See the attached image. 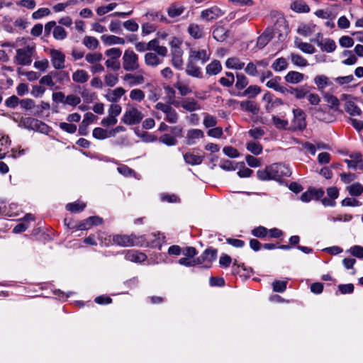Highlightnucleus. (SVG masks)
<instances>
[{
	"instance_id": "680f3d73",
	"label": "nucleus",
	"mask_w": 363,
	"mask_h": 363,
	"mask_svg": "<svg viewBox=\"0 0 363 363\" xmlns=\"http://www.w3.org/2000/svg\"><path fill=\"white\" fill-rule=\"evenodd\" d=\"M59 127L61 130L71 134L74 133L77 130V125L72 123L61 122L59 123Z\"/></svg>"
},
{
	"instance_id": "de8ad7c7",
	"label": "nucleus",
	"mask_w": 363,
	"mask_h": 363,
	"mask_svg": "<svg viewBox=\"0 0 363 363\" xmlns=\"http://www.w3.org/2000/svg\"><path fill=\"white\" fill-rule=\"evenodd\" d=\"M53 37L57 40H62L67 38V32L64 28L56 26L52 32Z\"/></svg>"
},
{
	"instance_id": "0eeeda50",
	"label": "nucleus",
	"mask_w": 363,
	"mask_h": 363,
	"mask_svg": "<svg viewBox=\"0 0 363 363\" xmlns=\"http://www.w3.org/2000/svg\"><path fill=\"white\" fill-rule=\"evenodd\" d=\"M51 63L56 69H64L65 65V55L61 51L55 49L50 50Z\"/></svg>"
},
{
	"instance_id": "ea45409f",
	"label": "nucleus",
	"mask_w": 363,
	"mask_h": 363,
	"mask_svg": "<svg viewBox=\"0 0 363 363\" xmlns=\"http://www.w3.org/2000/svg\"><path fill=\"white\" fill-rule=\"evenodd\" d=\"M93 137L97 140H104L111 138L110 130L104 129L102 128H95L92 132Z\"/></svg>"
},
{
	"instance_id": "dca6fc26",
	"label": "nucleus",
	"mask_w": 363,
	"mask_h": 363,
	"mask_svg": "<svg viewBox=\"0 0 363 363\" xmlns=\"http://www.w3.org/2000/svg\"><path fill=\"white\" fill-rule=\"evenodd\" d=\"M217 257V250L213 248L206 249L201 256L196 257V262L199 264H201L205 262H211L215 260Z\"/></svg>"
},
{
	"instance_id": "4d7b16f0",
	"label": "nucleus",
	"mask_w": 363,
	"mask_h": 363,
	"mask_svg": "<svg viewBox=\"0 0 363 363\" xmlns=\"http://www.w3.org/2000/svg\"><path fill=\"white\" fill-rule=\"evenodd\" d=\"M252 235L258 238H264L268 234V230L264 226H258L254 228L252 232Z\"/></svg>"
},
{
	"instance_id": "cd10ccee",
	"label": "nucleus",
	"mask_w": 363,
	"mask_h": 363,
	"mask_svg": "<svg viewBox=\"0 0 363 363\" xmlns=\"http://www.w3.org/2000/svg\"><path fill=\"white\" fill-rule=\"evenodd\" d=\"M304 75L302 73L296 71H290L285 76L286 82L291 84H297L303 81Z\"/></svg>"
},
{
	"instance_id": "338daca9",
	"label": "nucleus",
	"mask_w": 363,
	"mask_h": 363,
	"mask_svg": "<svg viewBox=\"0 0 363 363\" xmlns=\"http://www.w3.org/2000/svg\"><path fill=\"white\" fill-rule=\"evenodd\" d=\"M81 102V99L73 94H69L65 97V104L72 106H76Z\"/></svg>"
},
{
	"instance_id": "bb28decb",
	"label": "nucleus",
	"mask_w": 363,
	"mask_h": 363,
	"mask_svg": "<svg viewBox=\"0 0 363 363\" xmlns=\"http://www.w3.org/2000/svg\"><path fill=\"white\" fill-rule=\"evenodd\" d=\"M145 62L147 66L157 67L162 63V60L155 52H147L145 55Z\"/></svg>"
},
{
	"instance_id": "8fccbe9b",
	"label": "nucleus",
	"mask_w": 363,
	"mask_h": 363,
	"mask_svg": "<svg viewBox=\"0 0 363 363\" xmlns=\"http://www.w3.org/2000/svg\"><path fill=\"white\" fill-rule=\"evenodd\" d=\"M83 44L89 49L94 50L99 45L98 40L92 36H86L83 40Z\"/></svg>"
},
{
	"instance_id": "6ab92c4d",
	"label": "nucleus",
	"mask_w": 363,
	"mask_h": 363,
	"mask_svg": "<svg viewBox=\"0 0 363 363\" xmlns=\"http://www.w3.org/2000/svg\"><path fill=\"white\" fill-rule=\"evenodd\" d=\"M179 106L182 107L184 110L193 112L196 110H199L201 108L200 105L197 102L196 99L194 98H186L183 99Z\"/></svg>"
},
{
	"instance_id": "4be33fe9",
	"label": "nucleus",
	"mask_w": 363,
	"mask_h": 363,
	"mask_svg": "<svg viewBox=\"0 0 363 363\" xmlns=\"http://www.w3.org/2000/svg\"><path fill=\"white\" fill-rule=\"evenodd\" d=\"M188 33L194 39H200L204 36L203 27L196 23L189 24Z\"/></svg>"
},
{
	"instance_id": "79ce46f5",
	"label": "nucleus",
	"mask_w": 363,
	"mask_h": 363,
	"mask_svg": "<svg viewBox=\"0 0 363 363\" xmlns=\"http://www.w3.org/2000/svg\"><path fill=\"white\" fill-rule=\"evenodd\" d=\"M235 88L238 90H242L245 88L248 84L249 80L245 75L242 73H237L236 74Z\"/></svg>"
},
{
	"instance_id": "5fc2aeb1",
	"label": "nucleus",
	"mask_w": 363,
	"mask_h": 363,
	"mask_svg": "<svg viewBox=\"0 0 363 363\" xmlns=\"http://www.w3.org/2000/svg\"><path fill=\"white\" fill-rule=\"evenodd\" d=\"M62 74V72H52L50 73V74H48V75H45L44 77H43L40 79V83L41 84H45L48 86H53L55 85V83L53 82L52 81V77H51V74L53 75L54 77H56L57 76L58 74Z\"/></svg>"
},
{
	"instance_id": "20e7f679",
	"label": "nucleus",
	"mask_w": 363,
	"mask_h": 363,
	"mask_svg": "<svg viewBox=\"0 0 363 363\" xmlns=\"http://www.w3.org/2000/svg\"><path fill=\"white\" fill-rule=\"evenodd\" d=\"M139 67L138 56L133 50H125L123 56V68L125 71L133 72Z\"/></svg>"
},
{
	"instance_id": "f8f14e48",
	"label": "nucleus",
	"mask_w": 363,
	"mask_h": 363,
	"mask_svg": "<svg viewBox=\"0 0 363 363\" xmlns=\"http://www.w3.org/2000/svg\"><path fill=\"white\" fill-rule=\"evenodd\" d=\"M183 50L182 49H174L170 50L171 62L172 65L177 69L182 70L183 69L184 60H183Z\"/></svg>"
},
{
	"instance_id": "423d86ee",
	"label": "nucleus",
	"mask_w": 363,
	"mask_h": 363,
	"mask_svg": "<svg viewBox=\"0 0 363 363\" xmlns=\"http://www.w3.org/2000/svg\"><path fill=\"white\" fill-rule=\"evenodd\" d=\"M143 114L136 108H132L125 111L122 121L128 125L138 124L143 119Z\"/></svg>"
},
{
	"instance_id": "f704fd0d",
	"label": "nucleus",
	"mask_w": 363,
	"mask_h": 363,
	"mask_svg": "<svg viewBox=\"0 0 363 363\" xmlns=\"http://www.w3.org/2000/svg\"><path fill=\"white\" fill-rule=\"evenodd\" d=\"M261 92V89L257 85H250L243 92L238 94L240 96L254 98Z\"/></svg>"
},
{
	"instance_id": "a211bd4d",
	"label": "nucleus",
	"mask_w": 363,
	"mask_h": 363,
	"mask_svg": "<svg viewBox=\"0 0 363 363\" xmlns=\"http://www.w3.org/2000/svg\"><path fill=\"white\" fill-rule=\"evenodd\" d=\"M204 137L203 132L200 129H190L186 134V143L192 145L196 143L197 140Z\"/></svg>"
},
{
	"instance_id": "7c9ffc66",
	"label": "nucleus",
	"mask_w": 363,
	"mask_h": 363,
	"mask_svg": "<svg viewBox=\"0 0 363 363\" xmlns=\"http://www.w3.org/2000/svg\"><path fill=\"white\" fill-rule=\"evenodd\" d=\"M164 89L167 99V104L174 105L176 107L179 106V103L175 100L174 89L170 86H165Z\"/></svg>"
},
{
	"instance_id": "4c0bfd02",
	"label": "nucleus",
	"mask_w": 363,
	"mask_h": 363,
	"mask_svg": "<svg viewBox=\"0 0 363 363\" xmlns=\"http://www.w3.org/2000/svg\"><path fill=\"white\" fill-rule=\"evenodd\" d=\"M225 77H222L219 79V83L225 87H230L233 86L235 82V76L232 72H226Z\"/></svg>"
},
{
	"instance_id": "aec40b11",
	"label": "nucleus",
	"mask_w": 363,
	"mask_h": 363,
	"mask_svg": "<svg viewBox=\"0 0 363 363\" xmlns=\"http://www.w3.org/2000/svg\"><path fill=\"white\" fill-rule=\"evenodd\" d=\"M317 45L321 50L327 52H332L335 50L336 49V44L335 42L330 38H325L324 40H322L320 41L317 40Z\"/></svg>"
},
{
	"instance_id": "6e6552de",
	"label": "nucleus",
	"mask_w": 363,
	"mask_h": 363,
	"mask_svg": "<svg viewBox=\"0 0 363 363\" xmlns=\"http://www.w3.org/2000/svg\"><path fill=\"white\" fill-rule=\"evenodd\" d=\"M210 59V53H207L206 50H191L188 57V60L195 63L201 61V65H204Z\"/></svg>"
},
{
	"instance_id": "4468645a",
	"label": "nucleus",
	"mask_w": 363,
	"mask_h": 363,
	"mask_svg": "<svg viewBox=\"0 0 363 363\" xmlns=\"http://www.w3.org/2000/svg\"><path fill=\"white\" fill-rule=\"evenodd\" d=\"M293 114L296 128L300 130L305 129L306 127L305 112L301 108H295L293 110Z\"/></svg>"
},
{
	"instance_id": "f03ea898",
	"label": "nucleus",
	"mask_w": 363,
	"mask_h": 363,
	"mask_svg": "<svg viewBox=\"0 0 363 363\" xmlns=\"http://www.w3.org/2000/svg\"><path fill=\"white\" fill-rule=\"evenodd\" d=\"M113 242L114 244L121 247H130L145 245V235L136 236L135 234L131 235H114L113 236Z\"/></svg>"
},
{
	"instance_id": "774afa93",
	"label": "nucleus",
	"mask_w": 363,
	"mask_h": 363,
	"mask_svg": "<svg viewBox=\"0 0 363 363\" xmlns=\"http://www.w3.org/2000/svg\"><path fill=\"white\" fill-rule=\"evenodd\" d=\"M217 124L216 118L206 113L204 117L203 120V125L206 128H213L216 126Z\"/></svg>"
},
{
	"instance_id": "9d476101",
	"label": "nucleus",
	"mask_w": 363,
	"mask_h": 363,
	"mask_svg": "<svg viewBox=\"0 0 363 363\" xmlns=\"http://www.w3.org/2000/svg\"><path fill=\"white\" fill-rule=\"evenodd\" d=\"M349 98H351V96L348 94H344L340 96V100L345 101V109L346 112L351 116L360 115L362 112L361 109L355 104L353 101L348 100Z\"/></svg>"
},
{
	"instance_id": "a19ab883",
	"label": "nucleus",
	"mask_w": 363,
	"mask_h": 363,
	"mask_svg": "<svg viewBox=\"0 0 363 363\" xmlns=\"http://www.w3.org/2000/svg\"><path fill=\"white\" fill-rule=\"evenodd\" d=\"M241 108L248 112L253 114H257L259 112V108L256 104L251 101H245L240 103Z\"/></svg>"
},
{
	"instance_id": "a18cd8bd",
	"label": "nucleus",
	"mask_w": 363,
	"mask_h": 363,
	"mask_svg": "<svg viewBox=\"0 0 363 363\" xmlns=\"http://www.w3.org/2000/svg\"><path fill=\"white\" fill-rule=\"evenodd\" d=\"M272 67L277 72L283 71L288 67V63L285 58L280 57L273 62Z\"/></svg>"
},
{
	"instance_id": "ddd939ff",
	"label": "nucleus",
	"mask_w": 363,
	"mask_h": 363,
	"mask_svg": "<svg viewBox=\"0 0 363 363\" xmlns=\"http://www.w3.org/2000/svg\"><path fill=\"white\" fill-rule=\"evenodd\" d=\"M185 6L180 2L172 3L167 9V15L171 18L180 16L185 11Z\"/></svg>"
},
{
	"instance_id": "393cba45",
	"label": "nucleus",
	"mask_w": 363,
	"mask_h": 363,
	"mask_svg": "<svg viewBox=\"0 0 363 363\" xmlns=\"http://www.w3.org/2000/svg\"><path fill=\"white\" fill-rule=\"evenodd\" d=\"M228 36V30L223 26H217L213 31V38L219 42H223L226 40Z\"/></svg>"
},
{
	"instance_id": "2f4dec72",
	"label": "nucleus",
	"mask_w": 363,
	"mask_h": 363,
	"mask_svg": "<svg viewBox=\"0 0 363 363\" xmlns=\"http://www.w3.org/2000/svg\"><path fill=\"white\" fill-rule=\"evenodd\" d=\"M89 76L86 71L84 69H77L72 74V79L77 83H85L88 81Z\"/></svg>"
},
{
	"instance_id": "69168bd1",
	"label": "nucleus",
	"mask_w": 363,
	"mask_h": 363,
	"mask_svg": "<svg viewBox=\"0 0 363 363\" xmlns=\"http://www.w3.org/2000/svg\"><path fill=\"white\" fill-rule=\"evenodd\" d=\"M182 255L185 256V257H189L191 259H196L195 256L198 254L196 249L194 247H186L182 248Z\"/></svg>"
},
{
	"instance_id": "37998d69",
	"label": "nucleus",
	"mask_w": 363,
	"mask_h": 363,
	"mask_svg": "<svg viewBox=\"0 0 363 363\" xmlns=\"http://www.w3.org/2000/svg\"><path fill=\"white\" fill-rule=\"evenodd\" d=\"M291 60L296 66L306 67L308 65L307 60L298 54L291 53Z\"/></svg>"
},
{
	"instance_id": "c03bdc74",
	"label": "nucleus",
	"mask_w": 363,
	"mask_h": 363,
	"mask_svg": "<svg viewBox=\"0 0 363 363\" xmlns=\"http://www.w3.org/2000/svg\"><path fill=\"white\" fill-rule=\"evenodd\" d=\"M85 207L86 205L83 202L69 203L66 205V209L67 211L75 213L82 212Z\"/></svg>"
},
{
	"instance_id": "b1692460",
	"label": "nucleus",
	"mask_w": 363,
	"mask_h": 363,
	"mask_svg": "<svg viewBox=\"0 0 363 363\" xmlns=\"http://www.w3.org/2000/svg\"><path fill=\"white\" fill-rule=\"evenodd\" d=\"M323 96L324 100L329 104L330 108L335 111L338 110L340 99L328 92H324Z\"/></svg>"
},
{
	"instance_id": "c85d7f7f",
	"label": "nucleus",
	"mask_w": 363,
	"mask_h": 363,
	"mask_svg": "<svg viewBox=\"0 0 363 363\" xmlns=\"http://www.w3.org/2000/svg\"><path fill=\"white\" fill-rule=\"evenodd\" d=\"M125 93V90L122 87H117L110 94L106 95V99L111 102H118L123 95Z\"/></svg>"
},
{
	"instance_id": "473e14b6",
	"label": "nucleus",
	"mask_w": 363,
	"mask_h": 363,
	"mask_svg": "<svg viewBox=\"0 0 363 363\" xmlns=\"http://www.w3.org/2000/svg\"><path fill=\"white\" fill-rule=\"evenodd\" d=\"M314 83L318 87L319 91H323L326 86H330L332 82L325 75H317L314 78Z\"/></svg>"
},
{
	"instance_id": "e2e57ef3",
	"label": "nucleus",
	"mask_w": 363,
	"mask_h": 363,
	"mask_svg": "<svg viewBox=\"0 0 363 363\" xmlns=\"http://www.w3.org/2000/svg\"><path fill=\"white\" fill-rule=\"evenodd\" d=\"M105 54L110 57V59L118 60L122 54V51L118 48H113L106 51Z\"/></svg>"
},
{
	"instance_id": "a878e982",
	"label": "nucleus",
	"mask_w": 363,
	"mask_h": 363,
	"mask_svg": "<svg viewBox=\"0 0 363 363\" xmlns=\"http://www.w3.org/2000/svg\"><path fill=\"white\" fill-rule=\"evenodd\" d=\"M184 160L186 163L191 165H198L202 163L203 156L194 155L191 152H186L184 155Z\"/></svg>"
},
{
	"instance_id": "5701e85b",
	"label": "nucleus",
	"mask_w": 363,
	"mask_h": 363,
	"mask_svg": "<svg viewBox=\"0 0 363 363\" xmlns=\"http://www.w3.org/2000/svg\"><path fill=\"white\" fill-rule=\"evenodd\" d=\"M222 70V65L219 60H213L206 67V74L213 76L219 74Z\"/></svg>"
},
{
	"instance_id": "58836bf2",
	"label": "nucleus",
	"mask_w": 363,
	"mask_h": 363,
	"mask_svg": "<svg viewBox=\"0 0 363 363\" xmlns=\"http://www.w3.org/2000/svg\"><path fill=\"white\" fill-rule=\"evenodd\" d=\"M309 91L304 86L291 88L290 94L294 95L297 99H302L307 97Z\"/></svg>"
},
{
	"instance_id": "052dcab7",
	"label": "nucleus",
	"mask_w": 363,
	"mask_h": 363,
	"mask_svg": "<svg viewBox=\"0 0 363 363\" xmlns=\"http://www.w3.org/2000/svg\"><path fill=\"white\" fill-rule=\"evenodd\" d=\"M272 121L274 126L278 129H286L289 124L286 120L281 119L277 116H272Z\"/></svg>"
},
{
	"instance_id": "603ef678",
	"label": "nucleus",
	"mask_w": 363,
	"mask_h": 363,
	"mask_svg": "<svg viewBox=\"0 0 363 363\" xmlns=\"http://www.w3.org/2000/svg\"><path fill=\"white\" fill-rule=\"evenodd\" d=\"M174 87L177 89L179 91V94L182 96H186L187 94L191 93V89L189 86L188 84H184L182 82H177L174 84Z\"/></svg>"
},
{
	"instance_id": "13d9d810",
	"label": "nucleus",
	"mask_w": 363,
	"mask_h": 363,
	"mask_svg": "<svg viewBox=\"0 0 363 363\" xmlns=\"http://www.w3.org/2000/svg\"><path fill=\"white\" fill-rule=\"evenodd\" d=\"M118 172L125 177H135V172L127 165L121 164L117 168Z\"/></svg>"
},
{
	"instance_id": "0e129e2a",
	"label": "nucleus",
	"mask_w": 363,
	"mask_h": 363,
	"mask_svg": "<svg viewBox=\"0 0 363 363\" xmlns=\"http://www.w3.org/2000/svg\"><path fill=\"white\" fill-rule=\"evenodd\" d=\"M104 81L108 86L113 87L118 82V78L116 75L109 73L105 76Z\"/></svg>"
},
{
	"instance_id": "49530a36",
	"label": "nucleus",
	"mask_w": 363,
	"mask_h": 363,
	"mask_svg": "<svg viewBox=\"0 0 363 363\" xmlns=\"http://www.w3.org/2000/svg\"><path fill=\"white\" fill-rule=\"evenodd\" d=\"M350 195L358 196L363 193V186L359 183H354L347 187Z\"/></svg>"
},
{
	"instance_id": "bf43d9fd",
	"label": "nucleus",
	"mask_w": 363,
	"mask_h": 363,
	"mask_svg": "<svg viewBox=\"0 0 363 363\" xmlns=\"http://www.w3.org/2000/svg\"><path fill=\"white\" fill-rule=\"evenodd\" d=\"M80 94L86 103H91L96 99L95 93L90 91L87 89H84Z\"/></svg>"
},
{
	"instance_id": "c9c22d12",
	"label": "nucleus",
	"mask_w": 363,
	"mask_h": 363,
	"mask_svg": "<svg viewBox=\"0 0 363 363\" xmlns=\"http://www.w3.org/2000/svg\"><path fill=\"white\" fill-rule=\"evenodd\" d=\"M225 66L228 69L240 70L244 67L245 63L241 62L238 57H230L227 59Z\"/></svg>"
},
{
	"instance_id": "6e6d98bb",
	"label": "nucleus",
	"mask_w": 363,
	"mask_h": 363,
	"mask_svg": "<svg viewBox=\"0 0 363 363\" xmlns=\"http://www.w3.org/2000/svg\"><path fill=\"white\" fill-rule=\"evenodd\" d=\"M130 98L133 101L140 102L145 99V93L140 89H134L130 93Z\"/></svg>"
},
{
	"instance_id": "9b49d317",
	"label": "nucleus",
	"mask_w": 363,
	"mask_h": 363,
	"mask_svg": "<svg viewBox=\"0 0 363 363\" xmlns=\"http://www.w3.org/2000/svg\"><path fill=\"white\" fill-rule=\"evenodd\" d=\"M125 259L136 263H141L147 259V255L135 250H128L124 251Z\"/></svg>"
},
{
	"instance_id": "e433bc0d",
	"label": "nucleus",
	"mask_w": 363,
	"mask_h": 363,
	"mask_svg": "<svg viewBox=\"0 0 363 363\" xmlns=\"http://www.w3.org/2000/svg\"><path fill=\"white\" fill-rule=\"evenodd\" d=\"M102 41L108 45H123L125 43V40L123 38H120L116 35H104L101 36Z\"/></svg>"
},
{
	"instance_id": "7ed1b4c3",
	"label": "nucleus",
	"mask_w": 363,
	"mask_h": 363,
	"mask_svg": "<svg viewBox=\"0 0 363 363\" xmlns=\"http://www.w3.org/2000/svg\"><path fill=\"white\" fill-rule=\"evenodd\" d=\"M35 52V47L27 45L16 50L15 57L16 62L23 66L30 65L32 62V56Z\"/></svg>"
},
{
	"instance_id": "2eb2a0df",
	"label": "nucleus",
	"mask_w": 363,
	"mask_h": 363,
	"mask_svg": "<svg viewBox=\"0 0 363 363\" xmlns=\"http://www.w3.org/2000/svg\"><path fill=\"white\" fill-rule=\"evenodd\" d=\"M123 79L127 82L130 86L139 85L145 82V77L142 71H140L137 74H126L123 77Z\"/></svg>"
},
{
	"instance_id": "1a4fd4ad",
	"label": "nucleus",
	"mask_w": 363,
	"mask_h": 363,
	"mask_svg": "<svg viewBox=\"0 0 363 363\" xmlns=\"http://www.w3.org/2000/svg\"><path fill=\"white\" fill-rule=\"evenodd\" d=\"M224 12L222 11L219 7L215 6L202 11L201 13V18L203 20L209 21L216 20L218 18L222 16Z\"/></svg>"
},
{
	"instance_id": "3c124183",
	"label": "nucleus",
	"mask_w": 363,
	"mask_h": 363,
	"mask_svg": "<svg viewBox=\"0 0 363 363\" xmlns=\"http://www.w3.org/2000/svg\"><path fill=\"white\" fill-rule=\"evenodd\" d=\"M85 59L89 63L94 65L101 62L103 59V56L100 52L88 53L85 56Z\"/></svg>"
},
{
	"instance_id": "f257e3e1",
	"label": "nucleus",
	"mask_w": 363,
	"mask_h": 363,
	"mask_svg": "<svg viewBox=\"0 0 363 363\" xmlns=\"http://www.w3.org/2000/svg\"><path fill=\"white\" fill-rule=\"evenodd\" d=\"M291 171L290 168L283 163H274L266 167L264 169H259L257 172L259 180H277L279 181L282 177H290Z\"/></svg>"
},
{
	"instance_id": "412c9836",
	"label": "nucleus",
	"mask_w": 363,
	"mask_h": 363,
	"mask_svg": "<svg viewBox=\"0 0 363 363\" xmlns=\"http://www.w3.org/2000/svg\"><path fill=\"white\" fill-rule=\"evenodd\" d=\"M273 38V32L267 29L261 35H259L257 38V46L259 49H262L264 48L269 42Z\"/></svg>"
},
{
	"instance_id": "09e8293b",
	"label": "nucleus",
	"mask_w": 363,
	"mask_h": 363,
	"mask_svg": "<svg viewBox=\"0 0 363 363\" xmlns=\"http://www.w3.org/2000/svg\"><path fill=\"white\" fill-rule=\"evenodd\" d=\"M247 149L255 155H258L262 152V146L259 143L249 142L247 143Z\"/></svg>"
},
{
	"instance_id": "72a5a7b5",
	"label": "nucleus",
	"mask_w": 363,
	"mask_h": 363,
	"mask_svg": "<svg viewBox=\"0 0 363 363\" xmlns=\"http://www.w3.org/2000/svg\"><path fill=\"white\" fill-rule=\"evenodd\" d=\"M290 8L297 13H308L310 7L303 1H296L291 4Z\"/></svg>"
},
{
	"instance_id": "f3484780",
	"label": "nucleus",
	"mask_w": 363,
	"mask_h": 363,
	"mask_svg": "<svg viewBox=\"0 0 363 363\" xmlns=\"http://www.w3.org/2000/svg\"><path fill=\"white\" fill-rule=\"evenodd\" d=\"M185 72L187 75L195 78L202 79L203 77L201 69L196 66L195 62L189 60H187Z\"/></svg>"
},
{
	"instance_id": "864d4df0",
	"label": "nucleus",
	"mask_w": 363,
	"mask_h": 363,
	"mask_svg": "<svg viewBox=\"0 0 363 363\" xmlns=\"http://www.w3.org/2000/svg\"><path fill=\"white\" fill-rule=\"evenodd\" d=\"M159 140L160 142L168 146L176 145L177 143V140L176 139V138L169 134H164L161 135Z\"/></svg>"
},
{
	"instance_id": "39448f33",
	"label": "nucleus",
	"mask_w": 363,
	"mask_h": 363,
	"mask_svg": "<svg viewBox=\"0 0 363 363\" xmlns=\"http://www.w3.org/2000/svg\"><path fill=\"white\" fill-rule=\"evenodd\" d=\"M156 109L162 111L165 114V121L169 123H176L178 121V114L177 111L167 104L159 102L155 106Z\"/></svg>"
},
{
	"instance_id": "c756f323",
	"label": "nucleus",
	"mask_w": 363,
	"mask_h": 363,
	"mask_svg": "<svg viewBox=\"0 0 363 363\" xmlns=\"http://www.w3.org/2000/svg\"><path fill=\"white\" fill-rule=\"evenodd\" d=\"M294 43L298 49L305 53L313 54L315 51V48L312 45L308 43H303L299 38H296Z\"/></svg>"
}]
</instances>
